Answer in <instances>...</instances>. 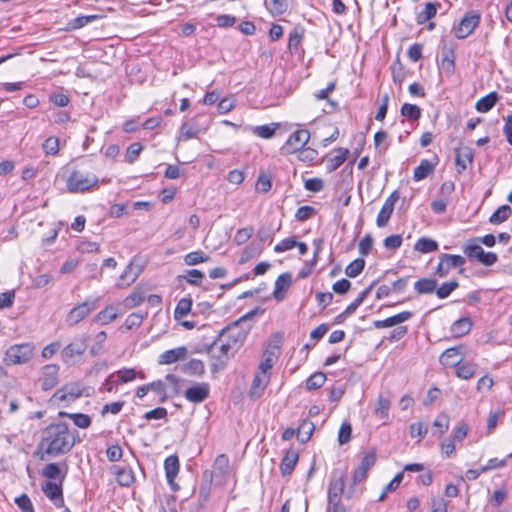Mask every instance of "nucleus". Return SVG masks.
I'll list each match as a JSON object with an SVG mask.
<instances>
[{
  "instance_id": "9d476101",
  "label": "nucleus",
  "mask_w": 512,
  "mask_h": 512,
  "mask_svg": "<svg viewBox=\"0 0 512 512\" xmlns=\"http://www.w3.org/2000/svg\"><path fill=\"white\" fill-rule=\"evenodd\" d=\"M464 263L465 258L460 255L442 254L436 268V274L441 278L445 277L452 268L460 267Z\"/></svg>"
},
{
  "instance_id": "bb28decb",
  "label": "nucleus",
  "mask_w": 512,
  "mask_h": 512,
  "mask_svg": "<svg viewBox=\"0 0 512 512\" xmlns=\"http://www.w3.org/2000/svg\"><path fill=\"white\" fill-rule=\"evenodd\" d=\"M349 151L346 148H338L335 150V154L327 160V170L329 172L338 169L347 159Z\"/></svg>"
},
{
  "instance_id": "f257e3e1",
  "label": "nucleus",
  "mask_w": 512,
  "mask_h": 512,
  "mask_svg": "<svg viewBox=\"0 0 512 512\" xmlns=\"http://www.w3.org/2000/svg\"><path fill=\"white\" fill-rule=\"evenodd\" d=\"M249 315H245L231 326L223 329L219 337L209 346L208 353L216 359L221 366H224L228 359L233 356L243 345L247 331L239 327Z\"/></svg>"
},
{
  "instance_id": "72a5a7b5",
  "label": "nucleus",
  "mask_w": 512,
  "mask_h": 512,
  "mask_svg": "<svg viewBox=\"0 0 512 512\" xmlns=\"http://www.w3.org/2000/svg\"><path fill=\"white\" fill-rule=\"evenodd\" d=\"M414 288L419 294H429L436 290L437 281L435 279L422 278L415 282Z\"/></svg>"
},
{
  "instance_id": "338daca9",
  "label": "nucleus",
  "mask_w": 512,
  "mask_h": 512,
  "mask_svg": "<svg viewBox=\"0 0 512 512\" xmlns=\"http://www.w3.org/2000/svg\"><path fill=\"white\" fill-rule=\"evenodd\" d=\"M43 150L46 154L56 155L59 151V142L55 137L47 138L43 143Z\"/></svg>"
},
{
  "instance_id": "774afa93",
  "label": "nucleus",
  "mask_w": 512,
  "mask_h": 512,
  "mask_svg": "<svg viewBox=\"0 0 512 512\" xmlns=\"http://www.w3.org/2000/svg\"><path fill=\"white\" fill-rule=\"evenodd\" d=\"M376 462V455L374 452H367L362 457L361 463L358 466L362 471L367 473L371 467L374 466Z\"/></svg>"
},
{
  "instance_id": "ea45409f",
  "label": "nucleus",
  "mask_w": 512,
  "mask_h": 512,
  "mask_svg": "<svg viewBox=\"0 0 512 512\" xmlns=\"http://www.w3.org/2000/svg\"><path fill=\"white\" fill-rule=\"evenodd\" d=\"M183 370L187 374L201 376L205 371V366L201 360L192 359L184 365Z\"/></svg>"
},
{
  "instance_id": "1a4fd4ad",
  "label": "nucleus",
  "mask_w": 512,
  "mask_h": 512,
  "mask_svg": "<svg viewBox=\"0 0 512 512\" xmlns=\"http://www.w3.org/2000/svg\"><path fill=\"white\" fill-rule=\"evenodd\" d=\"M480 21V15L474 12L467 13L455 28V36L458 39H465L468 37L475 28L478 26Z\"/></svg>"
},
{
  "instance_id": "6e6552de",
  "label": "nucleus",
  "mask_w": 512,
  "mask_h": 512,
  "mask_svg": "<svg viewBox=\"0 0 512 512\" xmlns=\"http://www.w3.org/2000/svg\"><path fill=\"white\" fill-rule=\"evenodd\" d=\"M464 253L469 258L477 259L480 263H482L485 266H491L495 264L498 260V256L494 252H485L480 245L474 242L468 243L466 245V247L464 248Z\"/></svg>"
},
{
  "instance_id": "680f3d73",
  "label": "nucleus",
  "mask_w": 512,
  "mask_h": 512,
  "mask_svg": "<svg viewBox=\"0 0 512 512\" xmlns=\"http://www.w3.org/2000/svg\"><path fill=\"white\" fill-rule=\"evenodd\" d=\"M15 503L22 512H35L30 498L26 494H22L15 498Z\"/></svg>"
},
{
  "instance_id": "4be33fe9",
  "label": "nucleus",
  "mask_w": 512,
  "mask_h": 512,
  "mask_svg": "<svg viewBox=\"0 0 512 512\" xmlns=\"http://www.w3.org/2000/svg\"><path fill=\"white\" fill-rule=\"evenodd\" d=\"M43 492L46 497L53 501L55 506L62 507L64 505L61 485L47 482L43 487Z\"/></svg>"
},
{
  "instance_id": "393cba45",
  "label": "nucleus",
  "mask_w": 512,
  "mask_h": 512,
  "mask_svg": "<svg viewBox=\"0 0 512 512\" xmlns=\"http://www.w3.org/2000/svg\"><path fill=\"white\" fill-rule=\"evenodd\" d=\"M298 458L299 455L297 451L289 450L286 452L280 464V471L282 476H288L292 473L297 464Z\"/></svg>"
},
{
  "instance_id": "e433bc0d",
  "label": "nucleus",
  "mask_w": 512,
  "mask_h": 512,
  "mask_svg": "<svg viewBox=\"0 0 512 512\" xmlns=\"http://www.w3.org/2000/svg\"><path fill=\"white\" fill-rule=\"evenodd\" d=\"M117 317L118 312L116 307L108 306L97 314L96 320L99 321L102 325H106L114 321Z\"/></svg>"
},
{
  "instance_id": "4c0bfd02",
  "label": "nucleus",
  "mask_w": 512,
  "mask_h": 512,
  "mask_svg": "<svg viewBox=\"0 0 512 512\" xmlns=\"http://www.w3.org/2000/svg\"><path fill=\"white\" fill-rule=\"evenodd\" d=\"M437 6L435 3H426L424 10L418 13L416 17L417 23L421 25L433 18L437 13Z\"/></svg>"
},
{
  "instance_id": "09e8293b",
  "label": "nucleus",
  "mask_w": 512,
  "mask_h": 512,
  "mask_svg": "<svg viewBox=\"0 0 512 512\" xmlns=\"http://www.w3.org/2000/svg\"><path fill=\"white\" fill-rule=\"evenodd\" d=\"M401 115L412 120H417L421 116V109L417 105L405 103L401 107Z\"/></svg>"
},
{
  "instance_id": "a18cd8bd",
  "label": "nucleus",
  "mask_w": 512,
  "mask_h": 512,
  "mask_svg": "<svg viewBox=\"0 0 512 512\" xmlns=\"http://www.w3.org/2000/svg\"><path fill=\"white\" fill-rule=\"evenodd\" d=\"M326 381V375L322 372L312 374L306 381V388L308 390H316L323 386Z\"/></svg>"
},
{
  "instance_id": "5701e85b",
  "label": "nucleus",
  "mask_w": 512,
  "mask_h": 512,
  "mask_svg": "<svg viewBox=\"0 0 512 512\" xmlns=\"http://www.w3.org/2000/svg\"><path fill=\"white\" fill-rule=\"evenodd\" d=\"M412 317V313L410 311H403L394 316L388 317L384 320H377L374 322V327L377 329L392 327L398 324H401Z\"/></svg>"
},
{
  "instance_id": "f3484780",
  "label": "nucleus",
  "mask_w": 512,
  "mask_h": 512,
  "mask_svg": "<svg viewBox=\"0 0 512 512\" xmlns=\"http://www.w3.org/2000/svg\"><path fill=\"white\" fill-rule=\"evenodd\" d=\"M82 393L83 389L79 383H69L57 390L54 397L61 401H73L79 398Z\"/></svg>"
},
{
  "instance_id": "de8ad7c7",
  "label": "nucleus",
  "mask_w": 512,
  "mask_h": 512,
  "mask_svg": "<svg viewBox=\"0 0 512 512\" xmlns=\"http://www.w3.org/2000/svg\"><path fill=\"white\" fill-rule=\"evenodd\" d=\"M449 416L445 413L439 414L433 422V426L437 429L434 434L442 435L449 429Z\"/></svg>"
},
{
  "instance_id": "8fccbe9b",
  "label": "nucleus",
  "mask_w": 512,
  "mask_h": 512,
  "mask_svg": "<svg viewBox=\"0 0 512 512\" xmlns=\"http://www.w3.org/2000/svg\"><path fill=\"white\" fill-rule=\"evenodd\" d=\"M459 286L457 281H450L442 284L440 287L436 288L435 292L438 298L445 299L447 298L457 287Z\"/></svg>"
},
{
  "instance_id": "49530a36",
  "label": "nucleus",
  "mask_w": 512,
  "mask_h": 512,
  "mask_svg": "<svg viewBox=\"0 0 512 512\" xmlns=\"http://www.w3.org/2000/svg\"><path fill=\"white\" fill-rule=\"evenodd\" d=\"M116 479L121 486H129L134 481L133 471L130 468L119 469L116 472Z\"/></svg>"
},
{
  "instance_id": "c85d7f7f",
  "label": "nucleus",
  "mask_w": 512,
  "mask_h": 512,
  "mask_svg": "<svg viewBox=\"0 0 512 512\" xmlns=\"http://www.w3.org/2000/svg\"><path fill=\"white\" fill-rule=\"evenodd\" d=\"M435 165L427 159L421 160L420 164L414 169L413 179L421 181L433 172Z\"/></svg>"
},
{
  "instance_id": "0e129e2a",
  "label": "nucleus",
  "mask_w": 512,
  "mask_h": 512,
  "mask_svg": "<svg viewBox=\"0 0 512 512\" xmlns=\"http://www.w3.org/2000/svg\"><path fill=\"white\" fill-rule=\"evenodd\" d=\"M144 301V295L142 292L135 291L132 294H130L128 297L124 300V305L127 308H133L138 306Z\"/></svg>"
},
{
  "instance_id": "052dcab7",
  "label": "nucleus",
  "mask_w": 512,
  "mask_h": 512,
  "mask_svg": "<svg viewBox=\"0 0 512 512\" xmlns=\"http://www.w3.org/2000/svg\"><path fill=\"white\" fill-rule=\"evenodd\" d=\"M142 145L140 143H132L126 151V161L128 163H134L140 155Z\"/></svg>"
},
{
  "instance_id": "a878e982",
  "label": "nucleus",
  "mask_w": 512,
  "mask_h": 512,
  "mask_svg": "<svg viewBox=\"0 0 512 512\" xmlns=\"http://www.w3.org/2000/svg\"><path fill=\"white\" fill-rule=\"evenodd\" d=\"M473 322L468 317H463L455 321L450 328L453 337L459 338L471 331Z\"/></svg>"
},
{
  "instance_id": "79ce46f5",
  "label": "nucleus",
  "mask_w": 512,
  "mask_h": 512,
  "mask_svg": "<svg viewBox=\"0 0 512 512\" xmlns=\"http://www.w3.org/2000/svg\"><path fill=\"white\" fill-rule=\"evenodd\" d=\"M364 267L365 260L357 258L346 267L345 274L350 278H355L363 271Z\"/></svg>"
},
{
  "instance_id": "c9c22d12",
  "label": "nucleus",
  "mask_w": 512,
  "mask_h": 512,
  "mask_svg": "<svg viewBox=\"0 0 512 512\" xmlns=\"http://www.w3.org/2000/svg\"><path fill=\"white\" fill-rule=\"evenodd\" d=\"M512 213L509 205H502L499 207L489 218V222L492 224H500L506 221Z\"/></svg>"
},
{
  "instance_id": "dca6fc26",
  "label": "nucleus",
  "mask_w": 512,
  "mask_h": 512,
  "mask_svg": "<svg viewBox=\"0 0 512 512\" xmlns=\"http://www.w3.org/2000/svg\"><path fill=\"white\" fill-rule=\"evenodd\" d=\"M463 347L457 346L446 349L440 356V363L445 367H455L463 361Z\"/></svg>"
},
{
  "instance_id": "412c9836",
  "label": "nucleus",
  "mask_w": 512,
  "mask_h": 512,
  "mask_svg": "<svg viewBox=\"0 0 512 512\" xmlns=\"http://www.w3.org/2000/svg\"><path fill=\"white\" fill-rule=\"evenodd\" d=\"M187 355V348L184 346L177 347L174 349L167 350L163 352L159 357L160 364H173L179 360L185 359Z\"/></svg>"
},
{
  "instance_id": "473e14b6",
  "label": "nucleus",
  "mask_w": 512,
  "mask_h": 512,
  "mask_svg": "<svg viewBox=\"0 0 512 512\" xmlns=\"http://www.w3.org/2000/svg\"><path fill=\"white\" fill-rule=\"evenodd\" d=\"M315 425L309 420H304L298 427L297 439L301 443H306L312 436Z\"/></svg>"
},
{
  "instance_id": "5fc2aeb1",
  "label": "nucleus",
  "mask_w": 512,
  "mask_h": 512,
  "mask_svg": "<svg viewBox=\"0 0 512 512\" xmlns=\"http://www.w3.org/2000/svg\"><path fill=\"white\" fill-rule=\"evenodd\" d=\"M352 427L349 422H343L338 432V442L340 445H344L349 442L351 438Z\"/></svg>"
},
{
  "instance_id": "7ed1b4c3",
  "label": "nucleus",
  "mask_w": 512,
  "mask_h": 512,
  "mask_svg": "<svg viewBox=\"0 0 512 512\" xmlns=\"http://www.w3.org/2000/svg\"><path fill=\"white\" fill-rule=\"evenodd\" d=\"M99 179L95 174H84L74 170L66 179V188L70 193H84L96 187Z\"/></svg>"
},
{
  "instance_id": "bf43d9fd",
  "label": "nucleus",
  "mask_w": 512,
  "mask_h": 512,
  "mask_svg": "<svg viewBox=\"0 0 512 512\" xmlns=\"http://www.w3.org/2000/svg\"><path fill=\"white\" fill-rule=\"evenodd\" d=\"M149 390L155 392L160 397V401L164 402L167 398L166 385L163 381L158 380L148 384Z\"/></svg>"
},
{
  "instance_id": "20e7f679",
  "label": "nucleus",
  "mask_w": 512,
  "mask_h": 512,
  "mask_svg": "<svg viewBox=\"0 0 512 512\" xmlns=\"http://www.w3.org/2000/svg\"><path fill=\"white\" fill-rule=\"evenodd\" d=\"M32 343H22L10 346L4 356L7 365H20L30 361L34 355Z\"/></svg>"
},
{
  "instance_id": "b1692460",
  "label": "nucleus",
  "mask_w": 512,
  "mask_h": 512,
  "mask_svg": "<svg viewBox=\"0 0 512 512\" xmlns=\"http://www.w3.org/2000/svg\"><path fill=\"white\" fill-rule=\"evenodd\" d=\"M268 382L269 375L259 370V372L254 376L250 388V396L252 398H259L262 395L263 391L265 390Z\"/></svg>"
},
{
  "instance_id": "aec40b11",
  "label": "nucleus",
  "mask_w": 512,
  "mask_h": 512,
  "mask_svg": "<svg viewBox=\"0 0 512 512\" xmlns=\"http://www.w3.org/2000/svg\"><path fill=\"white\" fill-rule=\"evenodd\" d=\"M473 161V153L469 147H460L455 149V162L459 173L466 170L467 166Z\"/></svg>"
},
{
  "instance_id": "c03bdc74",
  "label": "nucleus",
  "mask_w": 512,
  "mask_h": 512,
  "mask_svg": "<svg viewBox=\"0 0 512 512\" xmlns=\"http://www.w3.org/2000/svg\"><path fill=\"white\" fill-rule=\"evenodd\" d=\"M210 259L208 255H205L201 251H193L185 255L184 262L188 266H194Z\"/></svg>"
},
{
  "instance_id": "f704fd0d",
  "label": "nucleus",
  "mask_w": 512,
  "mask_h": 512,
  "mask_svg": "<svg viewBox=\"0 0 512 512\" xmlns=\"http://www.w3.org/2000/svg\"><path fill=\"white\" fill-rule=\"evenodd\" d=\"M414 249L426 254L436 251L438 249V243L431 238L422 237L415 243Z\"/></svg>"
},
{
  "instance_id": "a19ab883",
  "label": "nucleus",
  "mask_w": 512,
  "mask_h": 512,
  "mask_svg": "<svg viewBox=\"0 0 512 512\" xmlns=\"http://www.w3.org/2000/svg\"><path fill=\"white\" fill-rule=\"evenodd\" d=\"M42 475L48 479H54V480H56V479L63 480L65 477V473L62 474V471H61L59 465L56 463L47 464L42 471Z\"/></svg>"
},
{
  "instance_id": "4d7b16f0",
  "label": "nucleus",
  "mask_w": 512,
  "mask_h": 512,
  "mask_svg": "<svg viewBox=\"0 0 512 512\" xmlns=\"http://www.w3.org/2000/svg\"><path fill=\"white\" fill-rule=\"evenodd\" d=\"M278 127V124L276 125H261L254 128V133L264 139L271 138L276 131V128Z\"/></svg>"
},
{
  "instance_id": "cd10ccee",
  "label": "nucleus",
  "mask_w": 512,
  "mask_h": 512,
  "mask_svg": "<svg viewBox=\"0 0 512 512\" xmlns=\"http://www.w3.org/2000/svg\"><path fill=\"white\" fill-rule=\"evenodd\" d=\"M499 96L496 92H491L488 95L480 98L475 105L478 112L486 113L491 110L497 103Z\"/></svg>"
},
{
  "instance_id": "f8f14e48",
  "label": "nucleus",
  "mask_w": 512,
  "mask_h": 512,
  "mask_svg": "<svg viewBox=\"0 0 512 512\" xmlns=\"http://www.w3.org/2000/svg\"><path fill=\"white\" fill-rule=\"evenodd\" d=\"M398 199H399V193L396 190L393 191L387 197V199L385 200L382 208L380 209L377 219H376V223H377L378 227H384L387 225V223L394 211V206H395L396 202L398 201Z\"/></svg>"
},
{
  "instance_id": "4468645a",
  "label": "nucleus",
  "mask_w": 512,
  "mask_h": 512,
  "mask_svg": "<svg viewBox=\"0 0 512 512\" xmlns=\"http://www.w3.org/2000/svg\"><path fill=\"white\" fill-rule=\"evenodd\" d=\"M210 388L208 383H198L186 389L184 396L192 403H202L209 396Z\"/></svg>"
},
{
  "instance_id": "69168bd1",
  "label": "nucleus",
  "mask_w": 512,
  "mask_h": 512,
  "mask_svg": "<svg viewBox=\"0 0 512 512\" xmlns=\"http://www.w3.org/2000/svg\"><path fill=\"white\" fill-rule=\"evenodd\" d=\"M275 360V355L273 352L266 351L264 353V358L260 362L259 370L263 373L268 374V371L273 367Z\"/></svg>"
},
{
  "instance_id": "ddd939ff",
  "label": "nucleus",
  "mask_w": 512,
  "mask_h": 512,
  "mask_svg": "<svg viewBox=\"0 0 512 512\" xmlns=\"http://www.w3.org/2000/svg\"><path fill=\"white\" fill-rule=\"evenodd\" d=\"M59 366L56 364H48L42 368L40 382L44 391L53 389L58 384Z\"/></svg>"
},
{
  "instance_id": "c756f323",
  "label": "nucleus",
  "mask_w": 512,
  "mask_h": 512,
  "mask_svg": "<svg viewBox=\"0 0 512 512\" xmlns=\"http://www.w3.org/2000/svg\"><path fill=\"white\" fill-rule=\"evenodd\" d=\"M199 133L200 129L198 125L193 120L187 121L181 125L179 139L188 140L196 138Z\"/></svg>"
},
{
  "instance_id": "58836bf2",
  "label": "nucleus",
  "mask_w": 512,
  "mask_h": 512,
  "mask_svg": "<svg viewBox=\"0 0 512 512\" xmlns=\"http://www.w3.org/2000/svg\"><path fill=\"white\" fill-rule=\"evenodd\" d=\"M390 405H391V402L388 398L379 396L377 403H376V407H375L376 417H378L380 419H387Z\"/></svg>"
},
{
  "instance_id": "13d9d810",
  "label": "nucleus",
  "mask_w": 512,
  "mask_h": 512,
  "mask_svg": "<svg viewBox=\"0 0 512 512\" xmlns=\"http://www.w3.org/2000/svg\"><path fill=\"white\" fill-rule=\"evenodd\" d=\"M143 315L141 313H132L130 314L125 322H124V327L127 329V330H132L134 328H138L142 322H143Z\"/></svg>"
},
{
  "instance_id": "423d86ee",
  "label": "nucleus",
  "mask_w": 512,
  "mask_h": 512,
  "mask_svg": "<svg viewBox=\"0 0 512 512\" xmlns=\"http://www.w3.org/2000/svg\"><path fill=\"white\" fill-rule=\"evenodd\" d=\"M310 139L308 130L301 129L292 133L285 144L280 148L282 155H289L301 151Z\"/></svg>"
},
{
  "instance_id": "0eeeda50",
  "label": "nucleus",
  "mask_w": 512,
  "mask_h": 512,
  "mask_svg": "<svg viewBox=\"0 0 512 512\" xmlns=\"http://www.w3.org/2000/svg\"><path fill=\"white\" fill-rule=\"evenodd\" d=\"M98 307V299L92 301H84L73 307L66 316V323L74 326L84 320L92 311Z\"/></svg>"
},
{
  "instance_id": "864d4df0",
  "label": "nucleus",
  "mask_w": 512,
  "mask_h": 512,
  "mask_svg": "<svg viewBox=\"0 0 512 512\" xmlns=\"http://www.w3.org/2000/svg\"><path fill=\"white\" fill-rule=\"evenodd\" d=\"M213 468L215 473H219L221 475L225 474L229 468L228 457L224 454L218 455L214 461Z\"/></svg>"
},
{
  "instance_id": "f03ea898",
  "label": "nucleus",
  "mask_w": 512,
  "mask_h": 512,
  "mask_svg": "<svg viewBox=\"0 0 512 512\" xmlns=\"http://www.w3.org/2000/svg\"><path fill=\"white\" fill-rule=\"evenodd\" d=\"M75 436L65 422L49 425L43 432L40 449L45 454L56 457L68 453L75 445Z\"/></svg>"
},
{
  "instance_id": "7c9ffc66",
  "label": "nucleus",
  "mask_w": 512,
  "mask_h": 512,
  "mask_svg": "<svg viewBox=\"0 0 512 512\" xmlns=\"http://www.w3.org/2000/svg\"><path fill=\"white\" fill-rule=\"evenodd\" d=\"M59 416L61 417H69L73 420L74 424L82 429L88 428L91 425V418L87 414L83 413H68V412H59Z\"/></svg>"
},
{
  "instance_id": "2f4dec72",
  "label": "nucleus",
  "mask_w": 512,
  "mask_h": 512,
  "mask_svg": "<svg viewBox=\"0 0 512 512\" xmlns=\"http://www.w3.org/2000/svg\"><path fill=\"white\" fill-rule=\"evenodd\" d=\"M456 375L458 378L468 380L471 379L476 373V364L470 362H461L459 365H456Z\"/></svg>"
},
{
  "instance_id": "9b49d317",
  "label": "nucleus",
  "mask_w": 512,
  "mask_h": 512,
  "mask_svg": "<svg viewBox=\"0 0 512 512\" xmlns=\"http://www.w3.org/2000/svg\"><path fill=\"white\" fill-rule=\"evenodd\" d=\"M344 490V478L342 473H334L328 488V506H337Z\"/></svg>"
},
{
  "instance_id": "e2e57ef3",
  "label": "nucleus",
  "mask_w": 512,
  "mask_h": 512,
  "mask_svg": "<svg viewBox=\"0 0 512 512\" xmlns=\"http://www.w3.org/2000/svg\"><path fill=\"white\" fill-rule=\"evenodd\" d=\"M387 133L385 131H378L374 135V145L380 152H385L388 149Z\"/></svg>"
},
{
  "instance_id": "39448f33",
  "label": "nucleus",
  "mask_w": 512,
  "mask_h": 512,
  "mask_svg": "<svg viewBox=\"0 0 512 512\" xmlns=\"http://www.w3.org/2000/svg\"><path fill=\"white\" fill-rule=\"evenodd\" d=\"M88 335L82 334L75 337L72 342L66 345L61 351V359L65 364L72 365L80 358L87 349Z\"/></svg>"
},
{
  "instance_id": "3c124183",
  "label": "nucleus",
  "mask_w": 512,
  "mask_h": 512,
  "mask_svg": "<svg viewBox=\"0 0 512 512\" xmlns=\"http://www.w3.org/2000/svg\"><path fill=\"white\" fill-rule=\"evenodd\" d=\"M303 38V31L294 29L289 34L288 49L290 52H296Z\"/></svg>"
},
{
  "instance_id": "6ab92c4d",
  "label": "nucleus",
  "mask_w": 512,
  "mask_h": 512,
  "mask_svg": "<svg viewBox=\"0 0 512 512\" xmlns=\"http://www.w3.org/2000/svg\"><path fill=\"white\" fill-rule=\"evenodd\" d=\"M292 284V275L288 272L282 273L275 281V289L273 292L276 301H282Z\"/></svg>"
},
{
  "instance_id": "2eb2a0df",
  "label": "nucleus",
  "mask_w": 512,
  "mask_h": 512,
  "mask_svg": "<svg viewBox=\"0 0 512 512\" xmlns=\"http://www.w3.org/2000/svg\"><path fill=\"white\" fill-rule=\"evenodd\" d=\"M142 272V267L135 263V260L130 261V263L126 266L123 273L119 277V281L117 283L118 287H128L132 283L136 281L138 276Z\"/></svg>"
},
{
  "instance_id": "37998d69",
  "label": "nucleus",
  "mask_w": 512,
  "mask_h": 512,
  "mask_svg": "<svg viewBox=\"0 0 512 512\" xmlns=\"http://www.w3.org/2000/svg\"><path fill=\"white\" fill-rule=\"evenodd\" d=\"M192 300L190 298H182L176 305L174 316L176 319L185 317L191 310Z\"/></svg>"
},
{
  "instance_id": "603ef678",
  "label": "nucleus",
  "mask_w": 512,
  "mask_h": 512,
  "mask_svg": "<svg viewBox=\"0 0 512 512\" xmlns=\"http://www.w3.org/2000/svg\"><path fill=\"white\" fill-rule=\"evenodd\" d=\"M253 233L254 229L251 226L239 229L234 236V242L237 245H242L252 237Z\"/></svg>"
},
{
  "instance_id": "a211bd4d",
  "label": "nucleus",
  "mask_w": 512,
  "mask_h": 512,
  "mask_svg": "<svg viewBox=\"0 0 512 512\" xmlns=\"http://www.w3.org/2000/svg\"><path fill=\"white\" fill-rule=\"evenodd\" d=\"M180 464L179 459L176 455L168 456L164 461V469L166 474V479L168 484L171 486L173 490H176V484L174 482L178 472H179Z\"/></svg>"
},
{
  "instance_id": "6e6d98bb",
  "label": "nucleus",
  "mask_w": 512,
  "mask_h": 512,
  "mask_svg": "<svg viewBox=\"0 0 512 512\" xmlns=\"http://www.w3.org/2000/svg\"><path fill=\"white\" fill-rule=\"evenodd\" d=\"M106 339H107V334L105 331H100L97 333V335L95 336V343L90 348L91 355L96 356L103 352L102 344L105 342Z\"/></svg>"
}]
</instances>
